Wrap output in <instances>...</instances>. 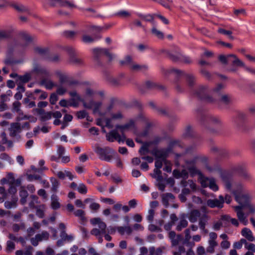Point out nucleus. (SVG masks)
Returning <instances> with one entry per match:
<instances>
[{
    "instance_id": "f257e3e1",
    "label": "nucleus",
    "mask_w": 255,
    "mask_h": 255,
    "mask_svg": "<svg viewBox=\"0 0 255 255\" xmlns=\"http://www.w3.org/2000/svg\"><path fill=\"white\" fill-rule=\"evenodd\" d=\"M221 177L226 188L232 191L235 200L243 206L244 209H247L249 213H255V206L250 203V195L243 185L241 183H235L232 185L231 177L228 174L222 173Z\"/></svg>"
},
{
    "instance_id": "f03ea898",
    "label": "nucleus",
    "mask_w": 255,
    "mask_h": 255,
    "mask_svg": "<svg viewBox=\"0 0 255 255\" xmlns=\"http://www.w3.org/2000/svg\"><path fill=\"white\" fill-rule=\"evenodd\" d=\"M223 87L222 84H219L212 90L211 94L215 97L214 99L207 95L208 89L206 86H200L194 95L198 98L205 100L208 102H217L218 103H223L227 105L233 102V99L230 95L221 94V90Z\"/></svg>"
},
{
    "instance_id": "7ed1b4c3",
    "label": "nucleus",
    "mask_w": 255,
    "mask_h": 255,
    "mask_svg": "<svg viewBox=\"0 0 255 255\" xmlns=\"http://www.w3.org/2000/svg\"><path fill=\"white\" fill-rule=\"evenodd\" d=\"M31 37L26 33H23L21 41L24 42L25 43L23 45H21L18 43H11L8 45L7 50L6 52V58L4 60V63L6 65H11L14 64H16L19 62L18 61L14 60L11 56L13 54L14 50L15 49L19 48L20 47L24 48L25 47L28 43L31 41Z\"/></svg>"
},
{
    "instance_id": "20e7f679",
    "label": "nucleus",
    "mask_w": 255,
    "mask_h": 255,
    "mask_svg": "<svg viewBox=\"0 0 255 255\" xmlns=\"http://www.w3.org/2000/svg\"><path fill=\"white\" fill-rule=\"evenodd\" d=\"M94 151L97 154L100 159L107 162H110L116 153L115 151L109 146L105 147L99 145L95 146Z\"/></svg>"
},
{
    "instance_id": "39448f33",
    "label": "nucleus",
    "mask_w": 255,
    "mask_h": 255,
    "mask_svg": "<svg viewBox=\"0 0 255 255\" xmlns=\"http://www.w3.org/2000/svg\"><path fill=\"white\" fill-rule=\"evenodd\" d=\"M91 223L93 225H98V227H96L91 230V235L98 237L103 236L107 233V225L100 218H95L91 219Z\"/></svg>"
},
{
    "instance_id": "423d86ee",
    "label": "nucleus",
    "mask_w": 255,
    "mask_h": 255,
    "mask_svg": "<svg viewBox=\"0 0 255 255\" xmlns=\"http://www.w3.org/2000/svg\"><path fill=\"white\" fill-rule=\"evenodd\" d=\"M219 59L224 64H227L228 62H231L235 65L244 66V63L234 54H229L227 56L221 55L219 57Z\"/></svg>"
},
{
    "instance_id": "0eeeda50",
    "label": "nucleus",
    "mask_w": 255,
    "mask_h": 255,
    "mask_svg": "<svg viewBox=\"0 0 255 255\" xmlns=\"http://www.w3.org/2000/svg\"><path fill=\"white\" fill-rule=\"evenodd\" d=\"M118 130L116 128V129L112 130L107 134V139L109 141L113 142L115 140H117L119 143L125 142L126 138L125 134L122 133L121 135H120L117 131Z\"/></svg>"
},
{
    "instance_id": "6e6552de",
    "label": "nucleus",
    "mask_w": 255,
    "mask_h": 255,
    "mask_svg": "<svg viewBox=\"0 0 255 255\" xmlns=\"http://www.w3.org/2000/svg\"><path fill=\"white\" fill-rule=\"evenodd\" d=\"M200 183L202 186L204 187H209L211 189L214 191L218 190L215 180L213 178L201 176L200 178Z\"/></svg>"
},
{
    "instance_id": "1a4fd4ad",
    "label": "nucleus",
    "mask_w": 255,
    "mask_h": 255,
    "mask_svg": "<svg viewBox=\"0 0 255 255\" xmlns=\"http://www.w3.org/2000/svg\"><path fill=\"white\" fill-rule=\"evenodd\" d=\"M198 159L197 157H195L192 160H187L186 164L187 166L188 170L190 174L193 176L195 175H200V178L201 176H203L200 170H199L195 166V164Z\"/></svg>"
},
{
    "instance_id": "9d476101",
    "label": "nucleus",
    "mask_w": 255,
    "mask_h": 255,
    "mask_svg": "<svg viewBox=\"0 0 255 255\" xmlns=\"http://www.w3.org/2000/svg\"><path fill=\"white\" fill-rule=\"evenodd\" d=\"M224 203V198L223 196L220 195L219 199H208L207 201V205L210 208L217 207L219 208H222L223 207V204Z\"/></svg>"
},
{
    "instance_id": "9b49d317",
    "label": "nucleus",
    "mask_w": 255,
    "mask_h": 255,
    "mask_svg": "<svg viewBox=\"0 0 255 255\" xmlns=\"http://www.w3.org/2000/svg\"><path fill=\"white\" fill-rule=\"evenodd\" d=\"M172 71L177 75L184 76L187 79L189 86L192 87L193 86L195 82V78L192 74H186L182 71L175 69H172Z\"/></svg>"
},
{
    "instance_id": "f8f14e48",
    "label": "nucleus",
    "mask_w": 255,
    "mask_h": 255,
    "mask_svg": "<svg viewBox=\"0 0 255 255\" xmlns=\"http://www.w3.org/2000/svg\"><path fill=\"white\" fill-rule=\"evenodd\" d=\"M93 53L95 58L98 59L99 57H100L103 54H105L107 56L110 60H112L113 56L111 54L108 49L105 48H95L93 50Z\"/></svg>"
},
{
    "instance_id": "ddd939ff",
    "label": "nucleus",
    "mask_w": 255,
    "mask_h": 255,
    "mask_svg": "<svg viewBox=\"0 0 255 255\" xmlns=\"http://www.w3.org/2000/svg\"><path fill=\"white\" fill-rule=\"evenodd\" d=\"M235 210L237 213V215L238 219L244 225H247L248 223V221L247 219V216H245V214L243 212L244 208L242 205L237 206L234 207Z\"/></svg>"
},
{
    "instance_id": "4468645a",
    "label": "nucleus",
    "mask_w": 255,
    "mask_h": 255,
    "mask_svg": "<svg viewBox=\"0 0 255 255\" xmlns=\"http://www.w3.org/2000/svg\"><path fill=\"white\" fill-rule=\"evenodd\" d=\"M34 111L40 116V119L42 122H45L51 119L52 113L51 112H45L42 109H35Z\"/></svg>"
},
{
    "instance_id": "2eb2a0df",
    "label": "nucleus",
    "mask_w": 255,
    "mask_h": 255,
    "mask_svg": "<svg viewBox=\"0 0 255 255\" xmlns=\"http://www.w3.org/2000/svg\"><path fill=\"white\" fill-rule=\"evenodd\" d=\"M21 126L18 123H13L9 128V135L11 137H15L18 133L21 132Z\"/></svg>"
},
{
    "instance_id": "dca6fc26",
    "label": "nucleus",
    "mask_w": 255,
    "mask_h": 255,
    "mask_svg": "<svg viewBox=\"0 0 255 255\" xmlns=\"http://www.w3.org/2000/svg\"><path fill=\"white\" fill-rule=\"evenodd\" d=\"M33 72L41 76L42 77L41 78H44V77H48L49 76V72L45 68L42 67L38 64L34 65Z\"/></svg>"
},
{
    "instance_id": "f3484780",
    "label": "nucleus",
    "mask_w": 255,
    "mask_h": 255,
    "mask_svg": "<svg viewBox=\"0 0 255 255\" xmlns=\"http://www.w3.org/2000/svg\"><path fill=\"white\" fill-rule=\"evenodd\" d=\"M168 237L172 246H176L182 239V236L181 235H176L174 231H170L168 233Z\"/></svg>"
},
{
    "instance_id": "a211bd4d",
    "label": "nucleus",
    "mask_w": 255,
    "mask_h": 255,
    "mask_svg": "<svg viewBox=\"0 0 255 255\" xmlns=\"http://www.w3.org/2000/svg\"><path fill=\"white\" fill-rule=\"evenodd\" d=\"M134 127V122L133 120H130L128 123L124 125H118L116 126V128L119 129L122 134H124V132L125 130L133 128Z\"/></svg>"
},
{
    "instance_id": "6ab92c4d",
    "label": "nucleus",
    "mask_w": 255,
    "mask_h": 255,
    "mask_svg": "<svg viewBox=\"0 0 255 255\" xmlns=\"http://www.w3.org/2000/svg\"><path fill=\"white\" fill-rule=\"evenodd\" d=\"M65 50L70 55V61L71 62L75 64H80L81 60L74 56L75 50L74 48L67 46L65 48Z\"/></svg>"
},
{
    "instance_id": "aec40b11",
    "label": "nucleus",
    "mask_w": 255,
    "mask_h": 255,
    "mask_svg": "<svg viewBox=\"0 0 255 255\" xmlns=\"http://www.w3.org/2000/svg\"><path fill=\"white\" fill-rule=\"evenodd\" d=\"M200 212L198 210L194 209L191 211L188 214V219L191 223L196 222L201 216Z\"/></svg>"
},
{
    "instance_id": "412c9836",
    "label": "nucleus",
    "mask_w": 255,
    "mask_h": 255,
    "mask_svg": "<svg viewBox=\"0 0 255 255\" xmlns=\"http://www.w3.org/2000/svg\"><path fill=\"white\" fill-rule=\"evenodd\" d=\"M242 235L245 237L246 240L250 242L255 241V239L253 236V234L252 231L247 228H244L241 231Z\"/></svg>"
},
{
    "instance_id": "4be33fe9",
    "label": "nucleus",
    "mask_w": 255,
    "mask_h": 255,
    "mask_svg": "<svg viewBox=\"0 0 255 255\" xmlns=\"http://www.w3.org/2000/svg\"><path fill=\"white\" fill-rule=\"evenodd\" d=\"M151 153L156 157V159H162V160H164L167 157L166 152L163 150L155 149L152 150Z\"/></svg>"
},
{
    "instance_id": "5701e85b",
    "label": "nucleus",
    "mask_w": 255,
    "mask_h": 255,
    "mask_svg": "<svg viewBox=\"0 0 255 255\" xmlns=\"http://www.w3.org/2000/svg\"><path fill=\"white\" fill-rule=\"evenodd\" d=\"M199 220V226L200 229L206 232L207 230L205 229V227L209 220L208 216L206 214H204L201 215Z\"/></svg>"
},
{
    "instance_id": "b1692460",
    "label": "nucleus",
    "mask_w": 255,
    "mask_h": 255,
    "mask_svg": "<svg viewBox=\"0 0 255 255\" xmlns=\"http://www.w3.org/2000/svg\"><path fill=\"white\" fill-rule=\"evenodd\" d=\"M57 177L60 179H64L65 177H68V178L72 180L75 176L73 174L69 171L65 170L64 171H59L56 173Z\"/></svg>"
},
{
    "instance_id": "393cba45",
    "label": "nucleus",
    "mask_w": 255,
    "mask_h": 255,
    "mask_svg": "<svg viewBox=\"0 0 255 255\" xmlns=\"http://www.w3.org/2000/svg\"><path fill=\"white\" fill-rule=\"evenodd\" d=\"M185 238L183 242V244L189 248H192L195 245V244L194 242H190L191 237L190 236V231L189 229H186L185 230Z\"/></svg>"
},
{
    "instance_id": "a878e982",
    "label": "nucleus",
    "mask_w": 255,
    "mask_h": 255,
    "mask_svg": "<svg viewBox=\"0 0 255 255\" xmlns=\"http://www.w3.org/2000/svg\"><path fill=\"white\" fill-rule=\"evenodd\" d=\"M19 194L20 197V202L22 205H24L26 203V199L28 195V192L24 187H21Z\"/></svg>"
},
{
    "instance_id": "bb28decb",
    "label": "nucleus",
    "mask_w": 255,
    "mask_h": 255,
    "mask_svg": "<svg viewBox=\"0 0 255 255\" xmlns=\"http://www.w3.org/2000/svg\"><path fill=\"white\" fill-rule=\"evenodd\" d=\"M40 84L44 86L46 89L48 90H51L56 86L51 80H48L44 78L41 79Z\"/></svg>"
},
{
    "instance_id": "cd10ccee",
    "label": "nucleus",
    "mask_w": 255,
    "mask_h": 255,
    "mask_svg": "<svg viewBox=\"0 0 255 255\" xmlns=\"http://www.w3.org/2000/svg\"><path fill=\"white\" fill-rule=\"evenodd\" d=\"M31 75L30 73H26L23 75H19L18 79H15V81L17 83L23 84L29 82L31 79Z\"/></svg>"
},
{
    "instance_id": "c85d7f7f",
    "label": "nucleus",
    "mask_w": 255,
    "mask_h": 255,
    "mask_svg": "<svg viewBox=\"0 0 255 255\" xmlns=\"http://www.w3.org/2000/svg\"><path fill=\"white\" fill-rule=\"evenodd\" d=\"M116 229L121 235H123L125 233L129 235H130L132 232V229L129 226H120L117 227Z\"/></svg>"
},
{
    "instance_id": "c756f323",
    "label": "nucleus",
    "mask_w": 255,
    "mask_h": 255,
    "mask_svg": "<svg viewBox=\"0 0 255 255\" xmlns=\"http://www.w3.org/2000/svg\"><path fill=\"white\" fill-rule=\"evenodd\" d=\"M1 140V143L2 144H7L8 148H11L13 146V142L10 140H8L6 134L4 132H2L0 135Z\"/></svg>"
},
{
    "instance_id": "7c9ffc66",
    "label": "nucleus",
    "mask_w": 255,
    "mask_h": 255,
    "mask_svg": "<svg viewBox=\"0 0 255 255\" xmlns=\"http://www.w3.org/2000/svg\"><path fill=\"white\" fill-rule=\"evenodd\" d=\"M10 5L18 12H28V9L22 4L17 3H12Z\"/></svg>"
},
{
    "instance_id": "2f4dec72",
    "label": "nucleus",
    "mask_w": 255,
    "mask_h": 255,
    "mask_svg": "<svg viewBox=\"0 0 255 255\" xmlns=\"http://www.w3.org/2000/svg\"><path fill=\"white\" fill-rule=\"evenodd\" d=\"M174 198L173 195L171 193L163 194L162 195V202L163 204L167 207L168 206L169 200L173 199Z\"/></svg>"
},
{
    "instance_id": "473e14b6",
    "label": "nucleus",
    "mask_w": 255,
    "mask_h": 255,
    "mask_svg": "<svg viewBox=\"0 0 255 255\" xmlns=\"http://www.w3.org/2000/svg\"><path fill=\"white\" fill-rule=\"evenodd\" d=\"M188 221L185 219L184 217L180 218V221L176 227V230L181 231L183 229L188 226Z\"/></svg>"
},
{
    "instance_id": "72a5a7b5",
    "label": "nucleus",
    "mask_w": 255,
    "mask_h": 255,
    "mask_svg": "<svg viewBox=\"0 0 255 255\" xmlns=\"http://www.w3.org/2000/svg\"><path fill=\"white\" fill-rule=\"evenodd\" d=\"M51 207L52 209L55 210L59 209L60 207V204L58 202V198L56 195L53 194L51 196Z\"/></svg>"
},
{
    "instance_id": "f704fd0d",
    "label": "nucleus",
    "mask_w": 255,
    "mask_h": 255,
    "mask_svg": "<svg viewBox=\"0 0 255 255\" xmlns=\"http://www.w3.org/2000/svg\"><path fill=\"white\" fill-rule=\"evenodd\" d=\"M101 102H96L94 101H91L90 103L87 105H86V104L85 105V107H86L87 108L93 109L95 112L98 111L99 110L100 108L101 107Z\"/></svg>"
},
{
    "instance_id": "c9c22d12",
    "label": "nucleus",
    "mask_w": 255,
    "mask_h": 255,
    "mask_svg": "<svg viewBox=\"0 0 255 255\" xmlns=\"http://www.w3.org/2000/svg\"><path fill=\"white\" fill-rule=\"evenodd\" d=\"M136 15L141 19L147 22H153L154 19L153 15L150 14H143L140 13H137Z\"/></svg>"
},
{
    "instance_id": "e433bc0d",
    "label": "nucleus",
    "mask_w": 255,
    "mask_h": 255,
    "mask_svg": "<svg viewBox=\"0 0 255 255\" xmlns=\"http://www.w3.org/2000/svg\"><path fill=\"white\" fill-rule=\"evenodd\" d=\"M60 236L61 238L64 240L65 242H71L74 239V237L73 235H68L66 231L61 232Z\"/></svg>"
},
{
    "instance_id": "4c0bfd02",
    "label": "nucleus",
    "mask_w": 255,
    "mask_h": 255,
    "mask_svg": "<svg viewBox=\"0 0 255 255\" xmlns=\"http://www.w3.org/2000/svg\"><path fill=\"white\" fill-rule=\"evenodd\" d=\"M169 58L174 62H177L180 61V59L181 58V53L180 52V50L177 49V52L175 54H173L172 53H169Z\"/></svg>"
},
{
    "instance_id": "58836bf2",
    "label": "nucleus",
    "mask_w": 255,
    "mask_h": 255,
    "mask_svg": "<svg viewBox=\"0 0 255 255\" xmlns=\"http://www.w3.org/2000/svg\"><path fill=\"white\" fill-rule=\"evenodd\" d=\"M132 70L145 72L148 69V66L146 65L133 64L131 66Z\"/></svg>"
},
{
    "instance_id": "ea45409f",
    "label": "nucleus",
    "mask_w": 255,
    "mask_h": 255,
    "mask_svg": "<svg viewBox=\"0 0 255 255\" xmlns=\"http://www.w3.org/2000/svg\"><path fill=\"white\" fill-rule=\"evenodd\" d=\"M207 122L211 126L219 125L221 121L220 119L216 117H211L206 119Z\"/></svg>"
},
{
    "instance_id": "a19ab883",
    "label": "nucleus",
    "mask_w": 255,
    "mask_h": 255,
    "mask_svg": "<svg viewBox=\"0 0 255 255\" xmlns=\"http://www.w3.org/2000/svg\"><path fill=\"white\" fill-rule=\"evenodd\" d=\"M50 180L52 184L51 190L54 192H56L59 187V182L58 180L54 177H51Z\"/></svg>"
},
{
    "instance_id": "79ce46f5",
    "label": "nucleus",
    "mask_w": 255,
    "mask_h": 255,
    "mask_svg": "<svg viewBox=\"0 0 255 255\" xmlns=\"http://www.w3.org/2000/svg\"><path fill=\"white\" fill-rule=\"evenodd\" d=\"M59 5L61 6L73 8L75 7V4L72 1L65 0H58Z\"/></svg>"
},
{
    "instance_id": "37998d69",
    "label": "nucleus",
    "mask_w": 255,
    "mask_h": 255,
    "mask_svg": "<svg viewBox=\"0 0 255 255\" xmlns=\"http://www.w3.org/2000/svg\"><path fill=\"white\" fill-rule=\"evenodd\" d=\"M21 103L18 101H16L13 103L12 111L13 112H16L18 114L22 113V111L20 110Z\"/></svg>"
},
{
    "instance_id": "c03bdc74",
    "label": "nucleus",
    "mask_w": 255,
    "mask_h": 255,
    "mask_svg": "<svg viewBox=\"0 0 255 255\" xmlns=\"http://www.w3.org/2000/svg\"><path fill=\"white\" fill-rule=\"evenodd\" d=\"M101 38V36H98L95 38H92L90 36L85 35L83 36L82 41L85 43H92V42L95 41V40L100 39Z\"/></svg>"
},
{
    "instance_id": "a18cd8bd",
    "label": "nucleus",
    "mask_w": 255,
    "mask_h": 255,
    "mask_svg": "<svg viewBox=\"0 0 255 255\" xmlns=\"http://www.w3.org/2000/svg\"><path fill=\"white\" fill-rule=\"evenodd\" d=\"M49 233L46 231H43L41 234L36 235L35 237L40 242L43 240H47L49 238Z\"/></svg>"
},
{
    "instance_id": "49530a36",
    "label": "nucleus",
    "mask_w": 255,
    "mask_h": 255,
    "mask_svg": "<svg viewBox=\"0 0 255 255\" xmlns=\"http://www.w3.org/2000/svg\"><path fill=\"white\" fill-rule=\"evenodd\" d=\"M209 246L207 248L206 252L210 254H213L215 252V248L218 245L217 242H208Z\"/></svg>"
},
{
    "instance_id": "de8ad7c7",
    "label": "nucleus",
    "mask_w": 255,
    "mask_h": 255,
    "mask_svg": "<svg viewBox=\"0 0 255 255\" xmlns=\"http://www.w3.org/2000/svg\"><path fill=\"white\" fill-rule=\"evenodd\" d=\"M218 32L219 33H221V34H224L225 35H227L230 39L233 40L234 38V37L232 36L233 32L231 30H226L225 29L220 28L218 29Z\"/></svg>"
},
{
    "instance_id": "09e8293b",
    "label": "nucleus",
    "mask_w": 255,
    "mask_h": 255,
    "mask_svg": "<svg viewBox=\"0 0 255 255\" xmlns=\"http://www.w3.org/2000/svg\"><path fill=\"white\" fill-rule=\"evenodd\" d=\"M35 52L40 56L46 57L48 54V50L46 48H42L40 47H36L34 49Z\"/></svg>"
},
{
    "instance_id": "8fccbe9b",
    "label": "nucleus",
    "mask_w": 255,
    "mask_h": 255,
    "mask_svg": "<svg viewBox=\"0 0 255 255\" xmlns=\"http://www.w3.org/2000/svg\"><path fill=\"white\" fill-rule=\"evenodd\" d=\"M0 159L3 160H6L12 164L14 163V160L6 153H2L0 155Z\"/></svg>"
},
{
    "instance_id": "3c124183",
    "label": "nucleus",
    "mask_w": 255,
    "mask_h": 255,
    "mask_svg": "<svg viewBox=\"0 0 255 255\" xmlns=\"http://www.w3.org/2000/svg\"><path fill=\"white\" fill-rule=\"evenodd\" d=\"M17 199L13 200L11 201H5L4 202V207L7 209L15 208L16 206Z\"/></svg>"
},
{
    "instance_id": "603ef678",
    "label": "nucleus",
    "mask_w": 255,
    "mask_h": 255,
    "mask_svg": "<svg viewBox=\"0 0 255 255\" xmlns=\"http://www.w3.org/2000/svg\"><path fill=\"white\" fill-rule=\"evenodd\" d=\"M246 240L245 239H241L239 242H235L233 244V247L236 249H241L243 245L245 246Z\"/></svg>"
},
{
    "instance_id": "864d4df0",
    "label": "nucleus",
    "mask_w": 255,
    "mask_h": 255,
    "mask_svg": "<svg viewBox=\"0 0 255 255\" xmlns=\"http://www.w3.org/2000/svg\"><path fill=\"white\" fill-rule=\"evenodd\" d=\"M14 243L10 241H7L6 242V248L5 249L6 253H11L14 250Z\"/></svg>"
},
{
    "instance_id": "5fc2aeb1",
    "label": "nucleus",
    "mask_w": 255,
    "mask_h": 255,
    "mask_svg": "<svg viewBox=\"0 0 255 255\" xmlns=\"http://www.w3.org/2000/svg\"><path fill=\"white\" fill-rule=\"evenodd\" d=\"M30 197L32 200L29 203V207L31 209H33L35 208V204L38 203V198L34 195H31Z\"/></svg>"
},
{
    "instance_id": "6e6d98bb",
    "label": "nucleus",
    "mask_w": 255,
    "mask_h": 255,
    "mask_svg": "<svg viewBox=\"0 0 255 255\" xmlns=\"http://www.w3.org/2000/svg\"><path fill=\"white\" fill-rule=\"evenodd\" d=\"M36 215L40 218H43L44 216V206L41 205L36 208Z\"/></svg>"
},
{
    "instance_id": "4d7b16f0",
    "label": "nucleus",
    "mask_w": 255,
    "mask_h": 255,
    "mask_svg": "<svg viewBox=\"0 0 255 255\" xmlns=\"http://www.w3.org/2000/svg\"><path fill=\"white\" fill-rule=\"evenodd\" d=\"M115 16L121 17H127L130 16V13L126 10H121L115 14Z\"/></svg>"
},
{
    "instance_id": "13d9d810",
    "label": "nucleus",
    "mask_w": 255,
    "mask_h": 255,
    "mask_svg": "<svg viewBox=\"0 0 255 255\" xmlns=\"http://www.w3.org/2000/svg\"><path fill=\"white\" fill-rule=\"evenodd\" d=\"M76 33L73 31H65L63 33V36L69 39H73L76 35Z\"/></svg>"
},
{
    "instance_id": "bf43d9fd",
    "label": "nucleus",
    "mask_w": 255,
    "mask_h": 255,
    "mask_svg": "<svg viewBox=\"0 0 255 255\" xmlns=\"http://www.w3.org/2000/svg\"><path fill=\"white\" fill-rule=\"evenodd\" d=\"M78 191L82 194H85L87 193V188L86 185L83 183H80L77 187Z\"/></svg>"
},
{
    "instance_id": "052dcab7",
    "label": "nucleus",
    "mask_w": 255,
    "mask_h": 255,
    "mask_svg": "<svg viewBox=\"0 0 255 255\" xmlns=\"http://www.w3.org/2000/svg\"><path fill=\"white\" fill-rule=\"evenodd\" d=\"M151 32L159 38H163L164 37L163 33L160 31L157 30L155 27H153L151 29Z\"/></svg>"
},
{
    "instance_id": "680f3d73",
    "label": "nucleus",
    "mask_w": 255,
    "mask_h": 255,
    "mask_svg": "<svg viewBox=\"0 0 255 255\" xmlns=\"http://www.w3.org/2000/svg\"><path fill=\"white\" fill-rule=\"evenodd\" d=\"M27 179L28 181H32L34 180H41V177L39 175L37 174H28L27 175Z\"/></svg>"
},
{
    "instance_id": "e2e57ef3",
    "label": "nucleus",
    "mask_w": 255,
    "mask_h": 255,
    "mask_svg": "<svg viewBox=\"0 0 255 255\" xmlns=\"http://www.w3.org/2000/svg\"><path fill=\"white\" fill-rule=\"evenodd\" d=\"M11 35V31L7 30H0V37L3 39L8 38Z\"/></svg>"
},
{
    "instance_id": "0e129e2a",
    "label": "nucleus",
    "mask_w": 255,
    "mask_h": 255,
    "mask_svg": "<svg viewBox=\"0 0 255 255\" xmlns=\"http://www.w3.org/2000/svg\"><path fill=\"white\" fill-rule=\"evenodd\" d=\"M74 214L76 216L80 218L82 220L84 221L85 220V212L83 210L81 209L77 210Z\"/></svg>"
},
{
    "instance_id": "69168bd1",
    "label": "nucleus",
    "mask_w": 255,
    "mask_h": 255,
    "mask_svg": "<svg viewBox=\"0 0 255 255\" xmlns=\"http://www.w3.org/2000/svg\"><path fill=\"white\" fill-rule=\"evenodd\" d=\"M245 248L246 250H248L249 251H250L253 253H255V245L252 243H249L246 241V243L245 244Z\"/></svg>"
},
{
    "instance_id": "338daca9",
    "label": "nucleus",
    "mask_w": 255,
    "mask_h": 255,
    "mask_svg": "<svg viewBox=\"0 0 255 255\" xmlns=\"http://www.w3.org/2000/svg\"><path fill=\"white\" fill-rule=\"evenodd\" d=\"M231 218L229 215H223L221 216V220L223 222V224H224L225 226H228V223H229L231 221Z\"/></svg>"
},
{
    "instance_id": "774afa93",
    "label": "nucleus",
    "mask_w": 255,
    "mask_h": 255,
    "mask_svg": "<svg viewBox=\"0 0 255 255\" xmlns=\"http://www.w3.org/2000/svg\"><path fill=\"white\" fill-rule=\"evenodd\" d=\"M149 152V148L147 145H143L139 150V153L141 155H144Z\"/></svg>"
}]
</instances>
